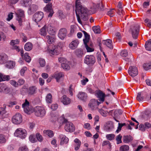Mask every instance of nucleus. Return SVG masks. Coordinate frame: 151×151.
<instances>
[{"mask_svg": "<svg viewBox=\"0 0 151 151\" xmlns=\"http://www.w3.org/2000/svg\"><path fill=\"white\" fill-rule=\"evenodd\" d=\"M76 9L75 10L78 22L82 24L81 19L84 21H86L88 19L87 15L88 9L87 8L82 7L80 0H76Z\"/></svg>", "mask_w": 151, "mask_h": 151, "instance_id": "nucleus-1", "label": "nucleus"}, {"mask_svg": "<svg viewBox=\"0 0 151 151\" xmlns=\"http://www.w3.org/2000/svg\"><path fill=\"white\" fill-rule=\"evenodd\" d=\"M16 15V19L18 21L20 25L22 24V20H24V12L22 9H17L15 11Z\"/></svg>", "mask_w": 151, "mask_h": 151, "instance_id": "nucleus-2", "label": "nucleus"}, {"mask_svg": "<svg viewBox=\"0 0 151 151\" xmlns=\"http://www.w3.org/2000/svg\"><path fill=\"white\" fill-rule=\"evenodd\" d=\"M139 31V26L137 24H135L131 27L129 32L132 35L133 38L137 39V38Z\"/></svg>", "mask_w": 151, "mask_h": 151, "instance_id": "nucleus-3", "label": "nucleus"}, {"mask_svg": "<svg viewBox=\"0 0 151 151\" xmlns=\"http://www.w3.org/2000/svg\"><path fill=\"white\" fill-rule=\"evenodd\" d=\"M101 103L97 99H92L90 101L88 106L92 110H96L100 107L99 105Z\"/></svg>", "mask_w": 151, "mask_h": 151, "instance_id": "nucleus-4", "label": "nucleus"}, {"mask_svg": "<svg viewBox=\"0 0 151 151\" xmlns=\"http://www.w3.org/2000/svg\"><path fill=\"white\" fill-rule=\"evenodd\" d=\"M14 135L15 136L23 139L25 138L27 135L26 130L22 128H19L15 131Z\"/></svg>", "mask_w": 151, "mask_h": 151, "instance_id": "nucleus-5", "label": "nucleus"}, {"mask_svg": "<svg viewBox=\"0 0 151 151\" xmlns=\"http://www.w3.org/2000/svg\"><path fill=\"white\" fill-rule=\"evenodd\" d=\"M34 111L36 116H37L42 117L44 116L45 111L43 107L37 106L34 109Z\"/></svg>", "mask_w": 151, "mask_h": 151, "instance_id": "nucleus-6", "label": "nucleus"}, {"mask_svg": "<svg viewBox=\"0 0 151 151\" xmlns=\"http://www.w3.org/2000/svg\"><path fill=\"white\" fill-rule=\"evenodd\" d=\"M96 61L95 58L93 55H87L84 60V63L89 66H92Z\"/></svg>", "mask_w": 151, "mask_h": 151, "instance_id": "nucleus-7", "label": "nucleus"}, {"mask_svg": "<svg viewBox=\"0 0 151 151\" xmlns=\"http://www.w3.org/2000/svg\"><path fill=\"white\" fill-rule=\"evenodd\" d=\"M22 115L19 113L16 114L12 117V121L15 124H19L22 122Z\"/></svg>", "mask_w": 151, "mask_h": 151, "instance_id": "nucleus-8", "label": "nucleus"}, {"mask_svg": "<svg viewBox=\"0 0 151 151\" xmlns=\"http://www.w3.org/2000/svg\"><path fill=\"white\" fill-rule=\"evenodd\" d=\"M95 94L99 99V100L102 103L104 101L105 98L107 96V95H106L102 91L99 89L95 91Z\"/></svg>", "mask_w": 151, "mask_h": 151, "instance_id": "nucleus-9", "label": "nucleus"}, {"mask_svg": "<svg viewBox=\"0 0 151 151\" xmlns=\"http://www.w3.org/2000/svg\"><path fill=\"white\" fill-rule=\"evenodd\" d=\"M52 4L51 3H48L44 7V10L47 12L49 13L48 17H51L53 14L54 12L52 9Z\"/></svg>", "mask_w": 151, "mask_h": 151, "instance_id": "nucleus-10", "label": "nucleus"}, {"mask_svg": "<svg viewBox=\"0 0 151 151\" xmlns=\"http://www.w3.org/2000/svg\"><path fill=\"white\" fill-rule=\"evenodd\" d=\"M64 128L65 130L68 132H73L75 129V126L73 124L68 121L66 122Z\"/></svg>", "mask_w": 151, "mask_h": 151, "instance_id": "nucleus-11", "label": "nucleus"}, {"mask_svg": "<svg viewBox=\"0 0 151 151\" xmlns=\"http://www.w3.org/2000/svg\"><path fill=\"white\" fill-rule=\"evenodd\" d=\"M129 75L132 77L136 76L138 74V71L137 68L135 66H130L128 70Z\"/></svg>", "mask_w": 151, "mask_h": 151, "instance_id": "nucleus-12", "label": "nucleus"}, {"mask_svg": "<svg viewBox=\"0 0 151 151\" xmlns=\"http://www.w3.org/2000/svg\"><path fill=\"white\" fill-rule=\"evenodd\" d=\"M44 17V14L41 12H37L33 15V19L36 23L40 21Z\"/></svg>", "mask_w": 151, "mask_h": 151, "instance_id": "nucleus-13", "label": "nucleus"}, {"mask_svg": "<svg viewBox=\"0 0 151 151\" xmlns=\"http://www.w3.org/2000/svg\"><path fill=\"white\" fill-rule=\"evenodd\" d=\"M29 102L26 99L25 102L22 104V107L24 109V112L29 114H30L31 112V109L29 107Z\"/></svg>", "mask_w": 151, "mask_h": 151, "instance_id": "nucleus-14", "label": "nucleus"}, {"mask_svg": "<svg viewBox=\"0 0 151 151\" xmlns=\"http://www.w3.org/2000/svg\"><path fill=\"white\" fill-rule=\"evenodd\" d=\"M114 129V124L111 121L107 122L104 126V130L107 132L112 131Z\"/></svg>", "mask_w": 151, "mask_h": 151, "instance_id": "nucleus-15", "label": "nucleus"}, {"mask_svg": "<svg viewBox=\"0 0 151 151\" xmlns=\"http://www.w3.org/2000/svg\"><path fill=\"white\" fill-rule=\"evenodd\" d=\"M67 33V31L65 28H61L59 30L58 36L61 40H63L66 36Z\"/></svg>", "mask_w": 151, "mask_h": 151, "instance_id": "nucleus-16", "label": "nucleus"}, {"mask_svg": "<svg viewBox=\"0 0 151 151\" xmlns=\"http://www.w3.org/2000/svg\"><path fill=\"white\" fill-rule=\"evenodd\" d=\"M58 138L60 141V145H63L64 144H67L68 142V138L64 135L62 134L59 135Z\"/></svg>", "mask_w": 151, "mask_h": 151, "instance_id": "nucleus-17", "label": "nucleus"}, {"mask_svg": "<svg viewBox=\"0 0 151 151\" xmlns=\"http://www.w3.org/2000/svg\"><path fill=\"white\" fill-rule=\"evenodd\" d=\"M47 32L49 34L54 35L55 34L56 30L55 27L50 24H46Z\"/></svg>", "mask_w": 151, "mask_h": 151, "instance_id": "nucleus-18", "label": "nucleus"}, {"mask_svg": "<svg viewBox=\"0 0 151 151\" xmlns=\"http://www.w3.org/2000/svg\"><path fill=\"white\" fill-rule=\"evenodd\" d=\"M77 96L80 100L84 101L86 100L88 97L87 93L85 92L82 91L79 92Z\"/></svg>", "mask_w": 151, "mask_h": 151, "instance_id": "nucleus-19", "label": "nucleus"}, {"mask_svg": "<svg viewBox=\"0 0 151 151\" xmlns=\"http://www.w3.org/2000/svg\"><path fill=\"white\" fill-rule=\"evenodd\" d=\"M98 110L102 116L104 117L107 116L108 113L107 109L105 106H103L101 108V109L99 108Z\"/></svg>", "mask_w": 151, "mask_h": 151, "instance_id": "nucleus-20", "label": "nucleus"}, {"mask_svg": "<svg viewBox=\"0 0 151 151\" xmlns=\"http://www.w3.org/2000/svg\"><path fill=\"white\" fill-rule=\"evenodd\" d=\"M64 76V74L62 72L55 73L52 76L55 78L57 82H59L60 79Z\"/></svg>", "mask_w": 151, "mask_h": 151, "instance_id": "nucleus-21", "label": "nucleus"}, {"mask_svg": "<svg viewBox=\"0 0 151 151\" xmlns=\"http://www.w3.org/2000/svg\"><path fill=\"white\" fill-rule=\"evenodd\" d=\"M8 59L7 55L5 53L0 54V64L5 63Z\"/></svg>", "mask_w": 151, "mask_h": 151, "instance_id": "nucleus-22", "label": "nucleus"}, {"mask_svg": "<svg viewBox=\"0 0 151 151\" xmlns=\"http://www.w3.org/2000/svg\"><path fill=\"white\" fill-rule=\"evenodd\" d=\"M37 88L35 86H30L28 89L27 92L28 93L32 95L35 93L37 91Z\"/></svg>", "mask_w": 151, "mask_h": 151, "instance_id": "nucleus-23", "label": "nucleus"}, {"mask_svg": "<svg viewBox=\"0 0 151 151\" xmlns=\"http://www.w3.org/2000/svg\"><path fill=\"white\" fill-rule=\"evenodd\" d=\"M78 42L77 40H74L72 41L69 45V47L72 50L75 49L77 47Z\"/></svg>", "mask_w": 151, "mask_h": 151, "instance_id": "nucleus-24", "label": "nucleus"}, {"mask_svg": "<svg viewBox=\"0 0 151 151\" xmlns=\"http://www.w3.org/2000/svg\"><path fill=\"white\" fill-rule=\"evenodd\" d=\"M61 101L63 104L67 105L70 103L71 101L69 98L67 97L65 95H64L61 99Z\"/></svg>", "mask_w": 151, "mask_h": 151, "instance_id": "nucleus-25", "label": "nucleus"}, {"mask_svg": "<svg viewBox=\"0 0 151 151\" xmlns=\"http://www.w3.org/2000/svg\"><path fill=\"white\" fill-rule=\"evenodd\" d=\"M132 137L130 135H124L123 137V142L124 143H128L132 141Z\"/></svg>", "mask_w": 151, "mask_h": 151, "instance_id": "nucleus-26", "label": "nucleus"}, {"mask_svg": "<svg viewBox=\"0 0 151 151\" xmlns=\"http://www.w3.org/2000/svg\"><path fill=\"white\" fill-rule=\"evenodd\" d=\"M102 43L110 49L113 48V47L112 44V41L110 39H108L106 40H103Z\"/></svg>", "mask_w": 151, "mask_h": 151, "instance_id": "nucleus-27", "label": "nucleus"}, {"mask_svg": "<svg viewBox=\"0 0 151 151\" xmlns=\"http://www.w3.org/2000/svg\"><path fill=\"white\" fill-rule=\"evenodd\" d=\"M55 37L54 36H51L49 35L46 36V39L47 43L49 44H52L54 42L55 40Z\"/></svg>", "mask_w": 151, "mask_h": 151, "instance_id": "nucleus-28", "label": "nucleus"}, {"mask_svg": "<svg viewBox=\"0 0 151 151\" xmlns=\"http://www.w3.org/2000/svg\"><path fill=\"white\" fill-rule=\"evenodd\" d=\"M10 79V76L6 75L2 73H0V82L2 81H8Z\"/></svg>", "mask_w": 151, "mask_h": 151, "instance_id": "nucleus-29", "label": "nucleus"}, {"mask_svg": "<svg viewBox=\"0 0 151 151\" xmlns=\"http://www.w3.org/2000/svg\"><path fill=\"white\" fill-rule=\"evenodd\" d=\"M75 144L74 145L75 150L77 151L79 149L81 144L80 141L77 138L75 139L74 140Z\"/></svg>", "mask_w": 151, "mask_h": 151, "instance_id": "nucleus-30", "label": "nucleus"}, {"mask_svg": "<svg viewBox=\"0 0 151 151\" xmlns=\"http://www.w3.org/2000/svg\"><path fill=\"white\" fill-rule=\"evenodd\" d=\"M47 24H45L44 27L40 30V33L41 35L45 36L47 34Z\"/></svg>", "mask_w": 151, "mask_h": 151, "instance_id": "nucleus-31", "label": "nucleus"}, {"mask_svg": "<svg viewBox=\"0 0 151 151\" xmlns=\"http://www.w3.org/2000/svg\"><path fill=\"white\" fill-rule=\"evenodd\" d=\"M33 45L31 43L28 42L24 46V49L27 51H29L32 50Z\"/></svg>", "mask_w": 151, "mask_h": 151, "instance_id": "nucleus-32", "label": "nucleus"}, {"mask_svg": "<svg viewBox=\"0 0 151 151\" xmlns=\"http://www.w3.org/2000/svg\"><path fill=\"white\" fill-rule=\"evenodd\" d=\"M43 132L45 135H47L50 137H52L54 136L53 132L50 130H44Z\"/></svg>", "mask_w": 151, "mask_h": 151, "instance_id": "nucleus-33", "label": "nucleus"}, {"mask_svg": "<svg viewBox=\"0 0 151 151\" xmlns=\"http://www.w3.org/2000/svg\"><path fill=\"white\" fill-rule=\"evenodd\" d=\"M15 65V62L12 61H10L7 63L6 66L7 68H13Z\"/></svg>", "mask_w": 151, "mask_h": 151, "instance_id": "nucleus-34", "label": "nucleus"}, {"mask_svg": "<svg viewBox=\"0 0 151 151\" xmlns=\"http://www.w3.org/2000/svg\"><path fill=\"white\" fill-rule=\"evenodd\" d=\"M70 63L69 62H68V63H66L65 62V63H61V66L63 69L65 70H69L70 68L69 65Z\"/></svg>", "mask_w": 151, "mask_h": 151, "instance_id": "nucleus-35", "label": "nucleus"}, {"mask_svg": "<svg viewBox=\"0 0 151 151\" xmlns=\"http://www.w3.org/2000/svg\"><path fill=\"white\" fill-rule=\"evenodd\" d=\"M145 47L146 50L151 51V39H150L148 42H146Z\"/></svg>", "mask_w": 151, "mask_h": 151, "instance_id": "nucleus-36", "label": "nucleus"}, {"mask_svg": "<svg viewBox=\"0 0 151 151\" xmlns=\"http://www.w3.org/2000/svg\"><path fill=\"white\" fill-rule=\"evenodd\" d=\"M129 149V147L128 145H124L120 147L119 151H128Z\"/></svg>", "mask_w": 151, "mask_h": 151, "instance_id": "nucleus-37", "label": "nucleus"}, {"mask_svg": "<svg viewBox=\"0 0 151 151\" xmlns=\"http://www.w3.org/2000/svg\"><path fill=\"white\" fill-rule=\"evenodd\" d=\"M102 146H106V145H108V149H110L111 147V145L110 142L108 140L104 141L102 143Z\"/></svg>", "mask_w": 151, "mask_h": 151, "instance_id": "nucleus-38", "label": "nucleus"}, {"mask_svg": "<svg viewBox=\"0 0 151 151\" xmlns=\"http://www.w3.org/2000/svg\"><path fill=\"white\" fill-rule=\"evenodd\" d=\"M92 29L95 33L99 34L101 32L100 27L99 26H94L93 27Z\"/></svg>", "mask_w": 151, "mask_h": 151, "instance_id": "nucleus-39", "label": "nucleus"}, {"mask_svg": "<svg viewBox=\"0 0 151 151\" xmlns=\"http://www.w3.org/2000/svg\"><path fill=\"white\" fill-rule=\"evenodd\" d=\"M46 100L47 103H51L52 101V96L51 94L49 93L46 96Z\"/></svg>", "mask_w": 151, "mask_h": 151, "instance_id": "nucleus-40", "label": "nucleus"}, {"mask_svg": "<svg viewBox=\"0 0 151 151\" xmlns=\"http://www.w3.org/2000/svg\"><path fill=\"white\" fill-rule=\"evenodd\" d=\"M6 141V139L4 135L0 134V144L5 143Z\"/></svg>", "mask_w": 151, "mask_h": 151, "instance_id": "nucleus-41", "label": "nucleus"}, {"mask_svg": "<svg viewBox=\"0 0 151 151\" xmlns=\"http://www.w3.org/2000/svg\"><path fill=\"white\" fill-rule=\"evenodd\" d=\"M144 69L146 70L151 69V63H145L143 65Z\"/></svg>", "mask_w": 151, "mask_h": 151, "instance_id": "nucleus-42", "label": "nucleus"}, {"mask_svg": "<svg viewBox=\"0 0 151 151\" xmlns=\"http://www.w3.org/2000/svg\"><path fill=\"white\" fill-rule=\"evenodd\" d=\"M122 136L120 134L116 136V141L117 144H119L122 142Z\"/></svg>", "mask_w": 151, "mask_h": 151, "instance_id": "nucleus-43", "label": "nucleus"}, {"mask_svg": "<svg viewBox=\"0 0 151 151\" xmlns=\"http://www.w3.org/2000/svg\"><path fill=\"white\" fill-rule=\"evenodd\" d=\"M145 97L141 95V93L140 92L138 93L137 97V99L139 101H143Z\"/></svg>", "mask_w": 151, "mask_h": 151, "instance_id": "nucleus-44", "label": "nucleus"}, {"mask_svg": "<svg viewBox=\"0 0 151 151\" xmlns=\"http://www.w3.org/2000/svg\"><path fill=\"white\" fill-rule=\"evenodd\" d=\"M39 62L41 67H43L45 66V62L44 59L40 58L39 60Z\"/></svg>", "mask_w": 151, "mask_h": 151, "instance_id": "nucleus-45", "label": "nucleus"}, {"mask_svg": "<svg viewBox=\"0 0 151 151\" xmlns=\"http://www.w3.org/2000/svg\"><path fill=\"white\" fill-rule=\"evenodd\" d=\"M74 88L73 87V85H70L68 89V93L71 96H73V92L74 91Z\"/></svg>", "mask_w": 151, "mask_h": 151, "instance_id": "nucleus-46", "label": "nucleus"}, {"mask_svg": "<svg viewBox=\"0 0 151 151\" xmlns=\"http://www.w3.org/2000/svg\"><path fill=\"white\" fill-rule=\"evenodd\" d=\"M24 59L25 61L28 63H29L31 60L30 57L28 53H25L24 54Z\"/></svg>", "mask_w": 151, "mask_h": 151, "instance_id": "nucleus-47", "label": "nucleus"}, {"mask_svg": "<svg viewBox=\"0 0 151 151\" xmlns=\"http://www.w3.org/2000/svg\"><path fill=\"white\" fill-rule=\"evenodd\" d=\"M29 141L32 143H35L37 142V140L35 138L34 135H31L29 137Z\"/></svg>", "mask_w": 151, "mask_h": 151, "instance_id": "nucleus-48", "label": "nucleus"}, {"mask_svg": "<svg viewBox=\"0 0 151 151\" xmlns=\"http://www.w3.org/2000/svg\"><path fill=\"white\" fill-rule=\"evenodd\" d=\"M115 135L113 134H107L106 136V139L109 140H112L115 137Z\"/></svg>", "mask_w": 151, "mask_h": 151, "instance_id": "nucleus-49", "label": "nucleus"}, {"mask_svg": "<svg viewBox=\"0 0 151 151\" xmlns=\"http://www.w3.org/2000/svg\"><path fill=\"white\" fill-rule=\"evenodd\" d=\"M75 53L76 55L78 57H81L82 56V55L83 54V52L82 50L79 49H77L75 51Z\"/></svg>", "mask_w": 151, "mask_h": 151, "instance_id": "nucleus-50", "label": "nucleus"}, {"mask_svg": "<svg viewBox=\"0 0 151 151\" xmlns=\"http://www.w3.org/2000/svg\"><path fill=\"white\" fill-rule=\"evenodd\" d=\"M10 83L15 87H18V83L14 80H11L9 81Z\"/></svg>", "mask_w": 151, "mask_h": 151, "instance_id": "nucleus-51", "label": "nucleus"}, {"mask_svg": "<svg viewBox=\"0 0 151 151\" xmlns=\"http://www.w3.org/2000/svg\"><path fill=\"white\" fill-rule=\"evenodd\" d=\"M120 55L123 57H126L128 55V52L127 50H123L120 53Z\"/></svg>", "mask_w": 151, "mask_h": 151, "instance_id": "nucleus-52", "label": "nucleus"}, {"mask_svg": "<svg viewBox=\"0 0 151 151\" xmlns=\"http://www.w3.org/2000/svg\"><path fill=\"white\" fill-rule=\"evenodd\" d=\"M114 9H110L108 12L107 13V15H109L110 17H112L114 15Z\"/></svg>", "mask_w": 151, "mask_h": 151, "instance_id": "nucleus-53", "label": "nucleus"}, {"mask_svg": "<svg viewBox=\"0 0 151 151\" xmlns=\"http://www.w3.org/2000/svg\"><path fill=\"white\" fill-rule=\"evenodd\" d=\"M3 92L6 93H9L10 92V88L7 87L5 84L4 85V88Z\"/></svg>", "mask_w": 151, "mask_h": 151, "instance_id": "nucleus-54", "label": "nucleus"}, {"mask_svg": "<svg viewBox=\"0 0 151 151\" xmlns=\"http://www.w3.org/2000/svg\"><path fill=\"white\" fill-rule=\"evenodd\" d=\"M85 47L87 50V52H92L94 50V49L93 48L89 47L88 45H86Z\"/></svg>", "mask_w": 151, "mask_h": 151, "instance_id": "nucleus-55", "label": "nucleus"}, {"mask_svg": "<svg viewBox=\"0 0 151 151\" xmlns=\"http://www.w3.org/2000/svg\"><path fill=\"white\" fill-rule=\"evenodd\" d=\"M36 137L38 140L40 142H41L43 140V137L39 133L36 134Z\"/></svg>", "mask_w": 151, "mask_h": 151, "instance_id": "nucleus-56", "label": "nucleus"}, {"mask_svg": "<svg viewBox=\"0 0 151 151\" xmlns=\"http://www.w3.org/2000/svg\"><path fill=\"white\" fill-rule=\"evenodd\" d=\"M22 39V41L26 42L27 40V38L26 36L23 33H22L20 35Z\"/></svg>", "mask_w": 151, "mask_h": 151, "instance_id": "nucleus-57", "label": "nucleus"}, {"mask_svg": "<svg viewBox=\"0 0 151 151\" xmlns=\"http://www.w3.org/2000/svg\"><path fill=\"white\" fill-rule=\"evenodd\" d=\"M31 1L30 0H23V4L25 6H28L29 4L31 3Z\"/></svg>", "mask_w": 151, "mask_h": 151, "instance_id": "nucleus-58", "label": "nucleus"}, {"mask_svg": "<svg viewBox=\"0 0 151 151\" xmlns=\"http://www.w3.org/2000/svg\"><path fill=\"white\" fill-rule=\"evenodd\" d=\"M19 42V40L18 39L16 40H12L10 43V44L12 46L15 45L16 44H18Z\"/></svg>", "mask_w": 151, "mask_h": 151, "instance_id": "nucleus-59", "label": "nucleus"}, {"mask_svg": "<svg viewBox=\"0 0 151 151\" xmlns=\"http://www.w3.org/2000/svg\"><path fill=\"white\" fill-rule=\"evenodd\" d=\"M37 6L35 4H33L31 5L29 8V9L32 11H35L37 9Z\"/></svg>", "mask_w": 151, "mask_h": 151, "instance_id": "nucleus-60", "label": "nucleus"}, {"mask_svg": "<svg viewBox=\"0 0 151 151\" xmlns=\"http://www.w3.org/2000/svg\"><path fill=\"white\" fill-rule=\"evenodd\" d=\"M144 125L145 129H150L151 128V124L148 122H145Z\"/></svg>", "mask_w": 151, "mask_h": 151, "instance_id": "nucleus-61", "label": "nucleus"}, {"mask_svg": "<svg viewBox=\"0 0 151 151\" xmlns=\"http://www.w3.org/2000/svg\"><path fill=\"white\" fill-rule=\"evenodd\" d=\"M139 130L142 131H145L146 130V129H145L144 124H140L139 126Z\"/></svg>", "mask_w": 151, "mask_h": 151, "instance_id": "nucleus-62", "label": "nucleus"}, {"mask_svg": "<svg viewBox=\"0 0 151 151\" xmlns=\"http://www.w3.org/2000/svg\"><path fill=\"white\" fill-rule=\"evenodd\" d=\"M27 68L26 67H23V68L22 69L20 70V75L22 76H23L24 74L25 71L27 70Z\"/></svg>", "mask_w": 151, "mask_h": 151, "instance_id": "nucleus-63", "label": "nucleus"}, {"mask_svg": "<svg viewBox=\"0 0 151 151\" xmlns=\"http://www.w3.org/2000/svg\"><path fill=\"white\" fill-rule=\"evenodd\" d=\"M28 148L26 146L20 147L19 149V151H28Z\"/></svg>", "mask_w": 151, "mask_h": 151, "instance_id": "nucleus-64", "label": "nucleus"}]
</instances>
